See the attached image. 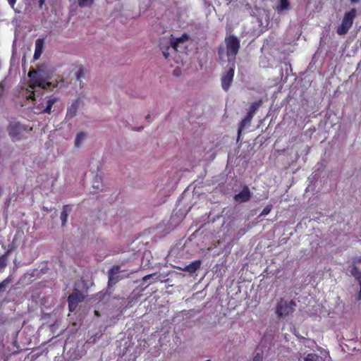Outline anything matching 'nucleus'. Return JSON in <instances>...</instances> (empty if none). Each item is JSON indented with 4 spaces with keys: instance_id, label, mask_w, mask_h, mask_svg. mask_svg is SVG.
Here are the masks:
<instances>
[{
    "instance_id": "nucleus-2",
    "label": "nucleus",
    "mask_w": 361,
    "mask_h": 361,
    "mask_svg": "<svg viewBox=\"0 0 361 361\" xmlns=\"http://www.w3.org/2000/svg\"><path fill=\"white\" fill-rule=\"evenodd\" d=\"M29 78V88L26 89L24 95L27 99L35 100L37 91L35 90L36 87H39L41 90H52L55 85L51 82L46 81L42 75L36 70L31 69L27 75ZM42 93V91L40 90Z\"/></svg>"
},
{
    "instance_id": "nucleus-21",
    "label": "nucleus",
    "mask_w": 361,
    "mask_h": 361,
    "mask_svg": "<svg viewBox=\"0 0 361 361\" xmlns=\"http://www.w3.org/2000/svg\"><path fill=\"white\" fill-rule=\"evenodd\" d=\"M68 207V205H64L63 207V209L61 213V219L62 226H64L66 225L67 219H68V211H67Z\"/></svg>"
},
{
    "instance_id": "nucleus-19",
    "label": "nucleus",
    "mask_w": 361,
    "mask_h": 361,
    "mask_svg": "<svg viewBox=\"0 0 361 361\" xmlns=\"http://www.w3.org/2000/svg\"><path fill=\"white\" fill-rule=\"evenodd\" d=\"M262 104V100H259V101L252 102L250 106L247 114L254 116L255 114L258 110V109L261 106Z\"/></svg>"
},
{
    "instance_id": "nucleus-4",
    "label": "nucleus",
    "mask_w": 361,
    "mask_h": 361,
    "mask_svg": "<svg viewBox=\"0 0 361 361\" xmlns=\"http://www.w3.org/2000/svg\"><path fill=\"white\" fill-rule=\"evenodd\" d=\"M38 97L35 98V109L37 111L38 114H49L51 112L53 105L59 101V97L54 95L47 96L44 98L40 97L39 99H37L39 95L37 93Z\"/></svg>"
},
{
    "instance_id": "nucleus-7",
    "label": "nucleus",
    "mask_w": 361,
    "mask_h": 361,
    "mask_svg": "<svg viewBox=\"0 0 361 361\" xmlns=\"http://www.w3.org/2000/svg\"><path fill=\"white\" fill-rule=\"evenodd\" d=\"M188 38L189 37L187 34H183L180 37L171 39L170 46L168 47L166 49V50H164L162 51L165 59L169 60V56L171 54L169 51H171V53H177L178 51H180V50H179V48L182 49L181 45L185 44L188 40Z\"/></svg>"
},
{
    "instance_id": "nucleus-22",
    "label": "nucleus",
    "mask_w": 361,
    "mask_h": 361,
    "mask_svg": "<svg viewBox=\"0 0 361 361\" xmlns=\"http://www.w3.org/2000/svg\"><path fill=\"white\" fill-rule=\"evenodd\" d=\"M92 188L97 190H102L103 188V184L102 181V178L100 177L96 176L93 180Z\"/></svg>"
},
{
    "instance_id": "nucleus-23",
    "label": "nucleus",
    "mask_w": 361,
    "mask_h": 361,
    "mask_svg": "<svg viewBox=\"0 0 361 361\" xmlns=\"http://www.w3.org/2000/svg\"><path fill=\"white\" fill-rule=\"evenodd\" d=\"M94 0H77L78 5L80 8L91 7Z\"/></svg>"
},
{
    "instance_id": "nucleus-34",
    "label": "nucleus",
    "mask_w": 361,
    "mask_h": 361,
    "mask_svg": "<svg viewBox=\"0 0 361 361\" xmlns=\"http://www.w3.org/2000/svg\"><path fill=\"white\" fill-rule=\"evenodd\" d=\"M94 312H95V314H96V315H97V316H99V312H98V311H97V310H96Z\"/></svg>"
},
{
    "instance_id": "nucleus-12",
    "label": "nucleus",
    "mask_w": 361,
    "mask_h": 361,
    "mask_svg": "<svg viewBox=\"0 0 361 361\" xmlns=\"http://www.w3.org/2000/svg\"><path fill=\"white\" fill-rule=\"evenodd\" d=\"M251 198L250 190L247 186H245L243 190L234 196V200L238 202H246Z\"/></svg>"
},
{
    "instance_id": "nucleus-27",
    "label": "nucleus",
    "mask_w": 361,
    "mask_h": 361,
    "mask_svg": "<svg viewBox=\"0 0 361 361\" xmlns=\"http://www.w3.org/2000/svg\"><path fill=\"white\" fill-rule=\"evenodd\" d=\"M6 265V257L5 255L0 257V269L5 267Z\"/></svg>"
},
{
    "instance_id": "nucleus-20",
    "label": "nucleus",
    "mask_w": 361,
    "mask_h": 361,
    "mask_svg": "<svg viewBox=\"0 0 361 361\" xmlns=\"http://www.w3.org/2000/svg\"><path fill=\"white\" fill-rule=\"evenodd\" d=\"M77 68H78V71L75 73L76 78H77L78 80L81 82V80L85 78L87 71L83 67L82 65L78 66Z\"/></svg>"
},
{
    "instance_id": "nucleus-10",
    "label": "nucleus",
    "mask_w": 361,
    "mask_h": 361,
    "mask_svg": "<svg viewBox=\"0 0 361 361\" xmlns=\"http://www.w3.org/2000/svg\"><path fill=\"white\" fill-rule=\"evenodd\" d=\"M83 294L78 290L75 289L73 292L68 297V308L70 312H74L78 304L84 300Z\"/></svg>"
},
{
    "instance_id": "nucleus-33",
    "label": "nucleus",
    "mask_w": 361,
    "mask_h": 361,
    "mask_svg": "<svg viewBox=\"0 0 361 361\" xmlns=\"http://www.w3.org/2000/svg\"><path fill=\"white\" fill-rule=\"evenodd\" d=\"M43 210L47 211V212H49V210L47 208H46V207H43Z\"/></svg>"
},
{
    "instance_id": "nucleus-1",
    "label": "nucleus",
    "mask_w": 361,
    "mask_h": 361,
    "mask_svg": "<svg viewBox=\"0 0 361 361\" xmlns=\"http://www.w3.org/2000/svg\"><path fill=\"white\" fill-rule=\"evenodd\" d=\"M240 48V40L233 35H226L224 44H220L218 48V56L221 61H228L235 63L236 56Z\"/></svg>"
},
{
    "instance_id": "nucleus-6",
    "label": "nucleus",
    "mask_w": 361,
    "mask_h": 361,
    "mask_svg": "<svg viewBox=\"0 0 361 361\" xmlns=\"http://www.w3.org/2000/svg\"><path fill=\"white\" fill-rule=\"evenodd\" d=\"M32 127H28L19 121H11L7 127V131L12 140H20L23 137L25 133L30 132Z\"/></svg>"
},
{
    "instance_id": "nucleus-9",
    "label": "nucleus",
    "mask_w": 361,
    "mask_h": 361,
    "mask_svg": "<svg viewBox=\"0 0 361 361\" xmlns=\"http://www.w3.org/2000/svg\"><path fill=\"white\" fill-rule=\"evenodd\" d=\"M294 361H325V359L314 353L301 348Z\"/></svg>"
},
{
    "instance_id": "nucleus-24",
    "label": "nucleus",
    "mask_w": 361,
    "mask_h": 361,
    "mask_svg": "<svg viewBox=\"0 0 361 361\" xmlns=\"http://www.w3.org/2000/svg\"><path fill=\"white\" fill-rule=\"evenodd\" d=\"M85 137V133H79L77 134L75 140V145L76 147H79L81 142L83 141Z\"/></svg>"
},
{
    "instance_id": "nucleus-26",
    "label": "nucleus",
    "mask_w": 361,
    "mask_h": 361,
    "mask_svg": "<svg viewBox=\"0 0 361 361\" xmlns=\"http://www.w3.org/2000/svg\"><path fill=\"white\" fill-rule=\"evenodd\" d=\"M9 283V280L8 279L3 281L1 283H0V293L4 292L6 290V288L7 285Z\"/></svg>"
},
{
    "instance_id": "nucleus-32",
    "label": "nucleus",
    "mask_w": 361,
    "mask_h": 361,
    "mask_svg": "<svg viewBox=\"0 0 361 361\" xmlns=\"http://www.w3.org/2000/svg\"><path fill=\"white\" fill-rule=\"evenodd\" d=\"M360 1V0H350L351 4H355Z\"/></svg>"
},
{
    "instance_id": "nucleus-11",
    "label": "nucleus",
    "mask_w": 361,
    "mask_h": 361,
    "mask_svg": "<svg viewBox=\"0 0 361 361\" xmlns=\"http://www.w3.org/2000/svg\"><path fill=\"white\" fill-rule=\"evenodd\" d=\"M120 267L114 266L109 271L108 286H112L118 283L120 280Z\"/></svg>"
},
{
    "instance_id": "nucleus-15",
    "label": "nucleus",
    "mask_w": 361,
    "mask_h": 361,
    "mask_svg": "<svg viewBox=\"0 0 361 361\" xmlns=\"http://www.w3.org/2000/svg\"><path fill=\"white\" fill-rule=\"evenodd\" d=\"M80 105L79 99L74 100L71 105L68 108L66 112V118H73L76 116L78 107Z\"/></svg>"
},
{
    "instance_id": "nucleus-3",
    "label": "nucleus",
    "mask_w": 361,
    "mask_h": 361,
    "mask_svg": "<svg viewBox=\"0 0 361 361\" xmlns=\"http://www.w3.org/2000/svg\"><path fill=\"white\" fill-rule=\"evenodd\" d=\"M297 307L295 300H287L283 298L277 300L275 307V313L278 318H284L291 314Z\"/></svg>"
},
{
    "instance_id": "nucleus-5",
    "label": "nucleus",
    "mask_w": 361,
    "mask_h": 361,
    "mask_svg": "<svg viewBox=\"0 0 361 361\" xmlns=\"http://www.w3.org/2000/svg\"><path fill=\"white\" fill-rule=\"evenodd\" d=\"M357 14V9L355 8L344 13L341 24L336 28V33L338 35H345L348 32L353 25Z\"/></svg>"
},
{
    "instance_id": "nucleus-18",
    "label": "nucleus",
    "mask_w": 361,
    "mask_h": 361,
    "mask_svg": "<svg viewBox=\"0 0 361 361\" xmlns=\"http://www.w3.org/2000/svg\"><path fill=\"white\" fill-rule=\"evenodd\" d=\"M351 275L357 280L361 286V271L356 266H353L350 269Z\"/></svg>"
},
{
    "instance_id": "nucleus-25",
    "label": "nucleus",
    "mask_w": 361,
    "mask_h": 361,
    "mask_svg": "<svg viewBox=\"0 0 361 361\" xmlns=\"http://www.w3.org/2000/svg\"><path fill=\"white\" fill-rule=\"evenodd\" d=\"M272 209V205L271 204H268L262 210V212H261V214L259 215V216H266L267 214H269L270 213V212L271 211Z\"/></svg>"
},
{
    "instance_id": "nucleus-31",
    "label": "nucleus",
    "mask_w": 361,
    "mask_h": 361,
    "mask_svg": "<svg viewBox=\"0 0 361 361\" xmlns=\"http://www.w3.org/2000/svg\"><path fill=\"white\" fill-rule=\"evenodd\" d=\"M361 298V286H360V290L357 294V300H360Z\"/></svg>"
},
{
    "instance_id": "nucleus-14",
    "label": "nucleus",
    "mask_w": 361,
    "mask_h": 361,
    "mask_svg": "<svg viewBox=\"0 0 361 361\" xmlns=\"http://www.w3.org/2000/svg\"><path fill=\"white\" fill-rule=\"evenodd\" d=\"M253 116L247 113V115L245 117L240 121L238 126V137H237V141H238L240 138L243 129L247 127V126H250L251 123V121L252 120Z\"/></svg>"
},
{
    "instance_id": "nucleus-28",
    "label": "nucleus",
    "mask_w": 361,
    "mask_h": 361,
    "mask_svg": "<svg viewBox=\"0 0 361 361\" xmlns=\"http://www.w3.org/2000/svg\"><path fill=\"white\" fill-rule=\"evenodd\" d=\"M262 355L260 353H257V355L254 357L252 361H262Z\"/></svg>"
},
{
    "instance_id": "nucleus-29",
    "label": "nucleus",
    "mask_w": 361,
    "mask_h": 361,
    "mask_svg": "<svg viewBox=\"0 0 361 361\" xmlns=\"http://www.w3.org/2000/svg\"><path fill=\"white\" fill-rule=\"evenodd\" d=\"M9 5L12 7V8H14V6L16 5V0H7Z\"/></svg>"
},
{
    "instance_id": "nucleus-17",
    "label": "nucleus",
    "mask_w": 361,
    "mask_h": 361,
    "mask_svg": "<svg viewBox=\"0 0 361 361\" xmlns=\"http://www.w3.org/2000/svg\"><path fill=\"white\" fill-rule=\"evenodd\" d=\"M290 8V4L288 0H279V4L277 5L276 10L281 12Z\"/></svg>"
},
{
    "instance_id": "nucleus-8",
    "label": "nucleus",
    "mask_w": 361,
    "mask_h": 361,
    "mask_svg": "<svg viewBox=\"0 0 361 361\" xmlns=\"http://www.w3.org/2000/svg\"><path fill=\"white\" fill-rule=\"evenodd\" d=\"M235 73V63H232V66L224 71L221 75V87L222 89L227 92L233 82Z\"/></svg>"
},
{
    "instance_id": "nucleus-13",
    "label": "nucleus",
    "mask_w": 361,
    "mask_h": 361,
    "mask_svg": "<svg viewBox=\"0 0 361 361\" xmlns=\"http://www.w3.org/2000/svg\"><path fill=\"white\" fill-rule=\"evenodd\" d=\"M202 264V261L200 259L194 260L190 262L189 264L185 266L184 267H178V269L181 271L188 272L190 274H194L197 270H198Z\"/></svg>"
},
{
    "instance_id": "nucleus-16",
    "label": "nucleus",
    "mask_w": 361,
    "mask_h": 361,
    "mask_svg": "<svg viewBox=\"0 0 361 361\" xmlns=\"http://www.w3.org/2000/svg\"><path fill=\"white\" fill-rule=\"evenodd\" d=\"M42 53V40L37 39L35 42V50L34 53V59H38Z\"/></svg>"
},
{
    "instance_id": "nucleus-30",
    "label": "nucleus",
    "mask_w": 361,
    "mask_h": 361,
    "mask_svg": "<svg viewBox=\"0 0 361 361\" xmlns=\"http://www.w3.org/2000/svg\"><path fill=\"white\" fill-rule=\"evenodd\" d=\"M46 0H39V8H42V6L44 5Z\"/></svg>"
},
{
    "instance_id": "nucleus-35",
    "label": "nucleus",
    "mask_w": 361,
    "mask_h": 361,
    "mask_svg": "<svg viewBox=\"0 0 361 361\" xmlns=\"http://www.w3.org/2000/svg\"><path fill=\"white\" fill-rule=\"evenodd\" d=\"M149 117H150V115H149V114H148V115L147 116L146 118H149Z\"/></svg>"
}]
</instances>
